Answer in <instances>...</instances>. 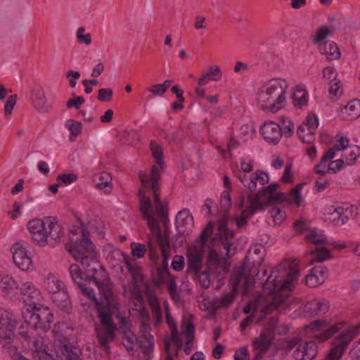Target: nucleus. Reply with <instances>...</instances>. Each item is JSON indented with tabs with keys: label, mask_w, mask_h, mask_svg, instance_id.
Listing matches in <instances>:
<instances>
[{
	"label": "nucleus",
	"mask_w": 360,
	"mask_h": 360,
	"mask_svg": "<svg viewBox=\"0 0 360 360\" xmlns=\"http://www.w3.org/2000/svg\"><path fill=\"white\" fill-rule=\"evenodd\" d=\"M245 205L246 208L241 212L240 217L236 219V224L239 228L246 224L247 219L251 215L258 211L263 210L262 205L257 200V197L255 195H248L246 200L244 196H242L238 207L241 208Z\"/></svg>",
	"instance_id": "12"
},
{
	"label": "nucleus",
	"mask_w": 360,
	"mask_h": 360,
	"mask_svg": "<svg viewBox=\"0 0 360 360\" xmlns=\"http://www.w3.org/2000/svg\"><path fill=\"white\" fill-rule=\"evenodd\" d=\"M181 334H184L186 337V343L184 352L189 354L193 348V342L195 338V326L192 316H184L181 322Z\"/></svg>",
	"instance_id": "23"
},
{
	"label": "nucleus",
	"mask_w": 360,
	"mask_h": 360,
	"mask_svg": "<svg viewBox=\"0 0 360 360\" xmlns=\"http://www.w3.org/2000/svg\"><path fill=\"white\" fill-rule=\"evenodd\" d=\"M342 322L330 325L329 322L325 320H316L309 325L305 326L304 328L311 331L324 330L323 333L316 335V339L319 342H324L336 333H340L333 339L332 347L324 359V360H340L350 342L360 333V322L345 328Z\"/></svg>",
	"instance_id": "3"
},
{
	"label": "nucleus",
	"mask_w": 360,
	"mask_h": 360,
	"mask_svg": "<svg viewBox=\"0 0 360 360\" xmlns=\"http://www.w3.org/2000/svg\"><path fill=\"white\" fill-rule=\"evenodd\" d=\"M357 213V208L354 205L344 208L342 207L330 206L327 208L328 219L333 221L335 225H343L349 219V217L355 216Z\"/></svg>",
	"instance_id": "15"
},
{
	"label": "nucleus",
	"mask_w": 360,
	"mask_h": 360,
	"mask_svg": "<svg viewBox=\"0 0 360 360\" xmlns=\"http://www.w3.org/2000/svg\"><path fill=\"white\" fill-rule=\"evenodd\" d=\"M89 231L82 224L81 227L71 229L69 238L72 245L66 249L84 269L89 283L93 282L102 296L98 301V315H120L118 302L113 296L112 284L104 267L98 261L95 246L89 237Z\"/></svg>",
	"instance_id": "1"
},
{
	"label": "nucleus",
	"mask_w": 360,
	"mask_h": 360,
	"mask_svg": "<svg viewBox=\"0 0 360 360\" xmlns=\"http://www.w3.org/2000/svg\"><path fill=\"white\" fill-rule=\"evenodd\" d=\"M203 255L202 248H189L187 250L188 271H193L195 274L200 273L202 267Z\"/></svg>",
	"instance_id": "22"
},
{
	"label": "nucleus",
	"mask_w": 360,
	"mask_h": 360,
	"mask_svg": "<svg viewBox=\"0 0 360 360\" xmlns=\"http://www.w3.org/2000/svg\"><path fill=\"white\" fill-rule=\"evenodd\" d=\"M345 120H355L360 117V100L354 99L341 110Z\"/></svg>",
	"instance_id": "34"
},
{
	"label": "nucleus",
	"mask_w": 360,
	"mask_h": 360,
	"mask_svg": "<svg viewBox=\"0 0 360 360\" xmlns=\"http://www.w3.org/2000/svg\"><path fill=\"white\" fill-rule=\"evenodd\" d=\"M221 77L222 73L219 67L217 65H211L208 67L207 70L203 72L198 79V84L199 86H205L208 84L210 81L218 82Z\"/></svg>",
	"instance_id": "32"
},
{
	"label": "nucleus",
	"mask_w": 360,
	"mask_h": 360,
	"mask_svg": "<svg viewBox=\"0 0 360 360\" xmlns=\"http://www.w3.org/2000/svg\"><path fill=\"white\" fill-rule=\"evenodd\" d=\"M100 324L96 327V333L99 345L107 352L109 344L115 338V332L119 331L117 319L113 316H99Z\"/></svg>",
	"instance_id": "11"
},
{
	"label": "nucleus",
	"mask_w": 360,
	"mask_h": 360,
	"mask_svg": "<svg viewBox=\"0 0 360 360\" xmlns=\"http://www.w3.org/2000/svg\"><path fill=\"white\" fill-rule=\"evenodd\" d=\"M274 201L283 202L291 201V200L289 195H286L284 193H272L268 195L266 200H263V202L265 203V207Z\"/></svg>",
	"instance_id": "59"
},
{
	"label": "nucleus",
	"mask_w": 360,
	"mask_h": 360,
	"mask_svg": "<svg viewBox=\"0 0 360 360\" xmlns=\"http://www.w3.org/2000/svg\"><path fill=\"white\" fill-rule=\"evenodd\" d=\"M119 323V332L122 334V344L129 353L132 352L137 338L131 330L129 316H114Z\"/></svg>",
	"instance_id": "13"
},
{
	"label": "nucleus",
	"mask_w": 360,
	"mask_h": 360,
	"mask_svg": "<svg viewBox=\"0 0 360 360\" xmlns=\"http://www.w3.org/2000/svg\"><path fill=\"white\" fill-rule=\"evenodd\" d=\"M124 262L128 271L134 278H141L139 267L136 265L134 260L131 259L127 255H124Z\"/></svg>",
	"instance_id": "51"
},
{
	"label": "nucleus",
	"mask_w": 360,
	"mask_h": 360,
	"mask_svg": "<svg viewBox=\"0 0 360 360\" xmlns=\"http://www.w3.org/2000/svg\"><path fill=\"white\" fill-rule=\"evenodd\" d=\"M139 280V278H131L130 282L128 284L127 289L126 288V287H124V292H126L128 290V292L133 297H136L139 301L140 298L141 297V292L138 285Z\"/></svg>",
	"instance_id": "55"
},
{
	"label": "nucleus",
	"mask_w": 360,
	"mask_h": 360,
	"mask_svg": "<svg viewBox=\"0 0 360 360\" xmlns=\"http://www.w3.org/2000/svg\"><path fill=\"white\" fill-rule=\"evenodd\" d=\"M47 224V238L49 237L55 243H60V239L64 236V229L52 218L46 219Z\"/></svg>",
	"instance_id": "31"
},
{
	"label": "nucleus",
	"mask_w": 360,
	"mask_h": 360,
	"mask_svg": "<svg viewBox=\"0 0 360 360\" xmlns=\"http://www.w3.org/2000/svg\"><path fill=\"white\" fill-rule=\"evenodd\" d=\"M69 272L72 281L77 284L82 294L94 300L98 304V300L94 295L93 290L86 286L87 277L84 278V274L79 266L76 264H72L69 267Z\"/></svg>",
	"instance_id": "16"
},
{
	"label": "nucleus",
	"mask_w": 360,
	"mask_h": 360,
	"mask_svg": "<svg viewBox=\"0 0 360 360\" xmlns=\"http://www.w3.org/2000/svg\"><path fill=\"white\" fill-rule=\"evenodd\" d=\"M264 139L269 143H277L281 138V126L274 122H266L260 128Z\"/></svg>",
	"instance_id": "25"
},
{
	"label": "nucleus",
	"mask_w": 360,
	"mask_h": 360,
	"mask_svg": "<svg viewBox=\"0 0 360 360\" xmlns=\"http://www.w3.org/2000/svg\"><path fill=\"white\" fill-rule=\"evenodd\" d=\"M113 91L110 88H103L99 89L98 99L100 101H110L112 99Z\"/></svg>",
	"instance_id": "64"
},
{
	"label": "nucleus",
	"mask_w": 360,
	"mask_h": 360,
	"mask_svg": "<svg viewBox=\"0 0 360 360\" xmlns=\"http://www.w3.org/2000/svg\"><path fill=\"white\" fill-rule=\"evenodd\" d=\"M269 212L274 220V225H280L285 217V213L278 207H273Z\"/></svg>",
	"instance_id": "60"
},
{
	"label": "nucleus",
	"mask_w": 360,
	"mask_h": 360,
	"mask_svg": "<svg viewBox=\"0 0 360 360\" xmlns=\"http://www.w3.org/2000/svg\"><path fill=\"white\" fill-rule=\"evenodd\" d=\"M131 249L132 255L139 258L143 257L146 252L145 245L138 243H131Z\"/></svg>",
	"instance_id": "62"
},
{
	"label": "nucleus",
	"mask_w": 360,
	"mask_h": 360,
	"mask_svg": "<svg viewBox=\"0 0 360 360\" xmlns=\"http://www.w3.org/2000/svg\"><path fill=\"white\" fill-rule=\"evenodd\" d=\"M316 347L314 342H307L303 345H299L293 353L296 360H312L316 356Z\"/></svg>",
	"instance_id": "27"
},
{
	"label": "nucleus",
	"mask_w": 360,
	"mask_h": 360,
	"mask_svg": "<svg viewBox=\"0 0 360 360\" xmlns=\"http://www.w3.org/2000/svg\"><path fill=\"white\" fill-rule=\"evenodd\" d=\"M278 323L277 316H246L241 322L240 328L242 331L252 324L263 326L266 330L276 328Z\"/></svg>",
	"instance_id": "19"
},
{
	"label": "nucleus",
	"mask_w": 360,
	"mask_h": 360,
	"mask_svg": "<svg viewBox=\"0 0 360 360\" xmlns=\"http://www.w3.org/2000/svg\"><path fill=\"white\" fill-rule=\"evenodd\" d=\"M328 276V269L324 266L314 267L305 278L306 285L315 288L322 284Z\"/></svg>",
	"instance_id": "26"
},
{
	"label": "nucleus",
	"mask_w": 360,
	"mask_h": 360,
	"mask_svg": "<svg viewBox=\"0 0 360 360\" xmlns=\"http://www.w3.org/2000/svg\"><path fill=\"white\" fill-rule=\"evenodd\" d=\"M166 322L171 330V340L176 345L175 356H178L179 351L183 345L181 333L179 332L173 316H165Z\"/></svg>",
	"instance_id": "35"
},
{
	"label": "nucleus",
	"mask_w": 360,
	"mask_h": 360,
	"mask_svg": "<svg viewBox=\"0 0 360 360\" xmlns=\"http://www.w3.org/2000/svg\"><path fill=\"white\" fill-rule=\"evenodd\" d=\"M329 93L333 98H338L342 94V88L340 79H333L330 82Z\"/></svg>",
	"instance_id": "58"
},
{
	"label": "nucleus",
	"mask_w": 360,
	"mask_h": 360,
	"mask_svg": "<svg viewBox=\"0 0 360 360\" xmlns=\"http://www.w3.org/2000/svg\"><path fill=\"white\" fill-rule=\"evenodd\" d=\"M146 295L153 315H161V309L159 304V300L155 295L154 289L150 286H146Z\"/></svg>",
	"instance_id": "39"
},
{
	"label": "nucleus",
	"mask_w": 360,
	"mask_h": 360,
	"mask_svg": "<svg viewBox=\"0 0 360 360\" xmlns=\"http://www.w3.org/2000/svg\"><path fill=\"white\" fill-rule=\"evenodd\" d=\"M0 288L6 294L17 288L15 281L8 275L0 276Z\"/></svg>",
	"instance_id": "49"
},
{
	"label": "nucleus",
	"mask_w": 360,
	"mask_h": 360,
	"mask_svg": "<svg viewBox=\"0 0 360 360\" xmlns=\"http://www.w3.org/2000/svg\"><path fill=\"white\" fill-rule=\"evenodd\" d=\"M44 285L49 293L53 294L65 287L63 283L55 275L49 274L46 278Z\"/></svg>",
	"instance_id": "38"
},
{
	"label": "nucleus",
	"mask_w": 360,
	"mask_h": 360,
	"mask_svg": "<svg viewBox=\"0 0 360 360\" xmlns=\"http://www.w3.org/2000/svg\"><path fill=\"white\" fill-rule=\"evenodd\" d=\"M16 324L14 316H0V342L10 339Z\"/></svg>",
	"instance_id": "28"
},
{
	"label": "nucleus",
	"mask_w": 360,
	"mask_h": 360,
	"mask_svg": "<svg viewBox=\"0 0 360 360\" xmlns=\"http://www.w3.org/2000/svg\"><path fill=\"white\" fill-rule=\"evenodd\" d=\"M292 98L293 103L295 106L302 107L305 105L308 101L307 92L306 89L300 85L296 86Z\"/></svg>",
	"instance_id": "46"
},
{
	"label": "nucleus",
	"mask_w": 360,
	"mask_h": 360,
	"mask_svg": "<svg viewBox=\"0 0 360 360\" xmlns=\"http://www.w3.org/2000/svg\"><path fill=\"white\" fill-rule=\"evenodd\" d=\"M302 312L311 315H324L327 313H333L330 309V303L326 300H314L304 305Z\"/></svg>",
	"instance_id": "24"
},
{
	"label": "nucleus",
	"mask_w": 360,
	"mask_h": 360,
	"mask_svg": "<svg viewBox=\"0 0 360 360\" xmlns=\"http://www.w3.org/2000/svg\"><path fill=\"white\" fill-rule=\"evenodd\" d=\"M51 299L56 306L65 313H70V300L65 288L52 294Z\"/></svg>",
	"instance_id": "30"
},
{
	"label": "nucleus",
	"mask_w": 360,
	"mask_h": 360,
	"mask_svg": "<svg viewBox=\"0 0 360 360\" xmlns=\"http://www.w3.org/2000/svg\"><path fill=\"white\" fill-rule=\"evenodd\" d=\"M273 339V330H266L264 328V330L253 342L254 349H262L263 351L267 352L272 344Z\"/></svg>",
	"instance_id": "33"
},
{
	"label": "nucleus",
	"mask_w": 360,
	"mask_h": 360,
	"mask_svg": "<svg viewBox=\"0 0 360 360\" xmlns=\"http://www.w3.org/2000/svg\"><path fill=\"white\" fill-rule=\"evenodd\" d=\"M342 158L347 165L352 164L360 155V148L356 145L349 146L344 149Z\"/></svg>",
	"instance_id": "48"
},
{
	"label": "nucleus",
	"mask_w": 360,
	"mask_h": 360,
	"mask_svg": "<svg viewBox=\"0 0 360 360\" xmlns=\"http://www.w3.org/2000/svg\"><path fill=\"white\" fill-rule=\"evenodd\" d=\"M76 37L77 42L80 44L89 46L91 44V34L89 32H86V30L84 27H79L77 30Z\"/></svg>",
	"instance_id": "53"
},
{
	"label": "nucleus",
	"mask_w": 360,
	"mask_h": 360,
	"mask_svg": "<svg viewBox=\"0 0 360 360\" xmlns=\"http://www.w3.org/2000/svg\"><path fill=\"white\" fill-rule=\"evenodd\" d=\"M265 257V249L262 245H256L249 250L245 256L243 264L236 268H242L243 274L245 277H250L256 282L262 283L266 279L264 277L267 275V269H263L260 273L259 267H260L264 262Z\"/></svg>",
	"instance_id": "7"
},
{
	"label": "nucleus",
	"mask_w": 360,
	"mask_h": 360,
	"mask_svg": "<svg viewBox=\"0 0 360 360\" xmlns=\"http://www.w3.org/2000/svg\"><path fill=\"white\" fill-rule=\"evenodd\" d=\"M55 344L63 356L62 359H58V356L54 359L51 354L47 353L46 346L41 338H37L32 341L31 349L33 357L36 360H82L78 354V349L65 337L57 336Z\"/></svg>",
	"instance_id": "6"
},
{
	"label": "nucleus",
	"mask_w": 360,
	"mask_h": 360,
	"mask_svg": "<svg viewBox=\"0 0 360 360\" xmlns=\"http://www.w3.org/2000/svg\"><path fill=\"white\" fill-rule=\"evenodd\" d=\"M155 284L158 286L163 284L167 285L171 297L174 300L179 299V293L176 289V278L171 275L169 269H158Z\"/></svg>",
	"instance_id": "17"
},
{
	"label": "nucleus",
	"mask_w": 360,
	"mask_h": 360,
	"mask_svg": "<svg viewBox=\"0 0 360 360\" xmlns=\"http://www.w3.org/2000/svg\"><path fill=\"white\" fill-rule=\"evenodd\" d=\"M306 239L311 243L319 245H328L329 244L327 237L321 231L318 229L311 230L307 235Z\"/></svg>",
	"instance_id": "42"
},
{
	"label": "nucleus",
	"mask_w": 360,
	"mask_h": 360,
	"mask_svg": "<svg viewBox=\"0 0 360 360\" xmlns=\"http://www.w3.org/2000/svg\"><path fill=\"white\" fill-rule=\"evenodd\" d=\"M310 255L312 257L311 263L322 262L331 258L330 252L326 247H316L310 251Z\"/></svg>",
	"instance_id": "41"
},
{
	"label": "nucleus",
	"mask_w": 360,
	"mask_h": 360,
	"mask_svg": "<svg viewBox=\"0 0 360 360\" xmlns=\"http://www.w3.org/2000/svg\"><path fill=\"white\" fill-rule=\"evenodd\" d=\"M139 344L143 353L146 356H149L153 350V338H139Z\"/></svg>",
	"instance_id": "56"
},
{
	"label": "nucleus",
	"mask_w": 360,
	"mask_h": 360,
	"mask_svg": "<svg viewBox=\"0 0 360 360\" xmlns=\"http://www.w3.org/2000/svg\"><path fill=\"white\" fill-rule=\"evenodd\" d=\"M77 175L73 173L71 174H63L58 175L56 178V181L60 182L61 186L65 185L68 186L77 179Z\"/></svg>",
	"instance_id": "61"
},
{
	"label": "nucleus",
	"mask_w": 360,
	"mask_h": 360,
	"mask_svg": "<svg viewBox=\"0 0 360 360\" xmlns=\"http://www.w3.org/2000/svg\"><path fill=\"white\" fill-rule=\"evenodd\" d=\"M155 195V193H153ZM139 195L140 197V212L142 214L143 219H146L148 222V226H154V224L158 222L159 219L163 225L166 227L168 221V212L167 203L162 202H160L163 205V211L165 212V216H162L159 214L155 206V198H154V210L150 212L152 208L151 200L149 197H146L144 193L141 191H139Z\"/></svg>",
	"instance_id": "10"
},
{
	"label": "nucleus",
	"mask_w": 360,
	"mask_h": 360,
	"mask_svg": "<svg viewBox=\"0 0 360 360\" xmlns=\"http://www.w3.org/2000/svg\"><path fill=\"white\" fill-rule=\"evenodd\" d=\"M193 221V217L187 210L179 212L176 219V226L179 228L185 224Z\"/></svg>",
	"instance_id": "57"
},
{
	"label": "nucleus",
	"mask_w": 360,
	"mask_h": 360,
	"mask_svg": "<svg viewBox=\"0 0 360 360\" xmlns=\"http://www.w3.org/2000/svg\"><path fill=\"white\" fill-rule=\"evenodd\" d=\"M30 98L34 108L40 113L49 112L52 109V105L48 103L44 88L40 85L33 86Z\"/></svg>",
	"instance_id": "18"
},
{
	"label": "nucleus",
	"mask_w": 360,
	"mask_h": 360,
	"mask_svg": "<svg viewBox=\"0 0 360 360\" xmlns=\"http://www.w3.org/2000/svg\"><path fill=\"white\" fill-rule=\"evenodd\" d=\"M150 150L152 155L155 159L157 165H153L151 168L149 179L146 173H140L139 179L144 187L150 186L153 193H155V206L159 214L165 216L163 211V205L160 202V197L159 193V180L160 179V172L164 168L165 162L162 160L163 151L162 148L155 142H150Z\"/></svg>",
	"instance_id": "5"
},
{
	"label": "nucleus",
	"mask_w": 360,
	"mask_h": 360,
	"mask_svg": "<svg viewBox=\"0 0 360 360\" xmlns=\"http://www.w3.org/2000/svg\"><path fill=\"white\" fill-rule=\"evenodd\" d=\"M242 268H234L231 277V285L232 288L230 292L225 293L221 297L213 300V308L214 310L226 309L234 302L238 292L239 287H241L244 292L254 285V281L252 277H245Z\"/></svg>",
	"instance_id": "8"
},
{
	"label": "nucleus",
	"mask_w": 360,
	"mask_h": 360,
	"mask_svg": "<svg viewBox=\"0 0 360 360\" xmlns=\"http://www.w3.org/2000/svg\"><path fill=\"white\" fill-rule=\"evenodd\" d=\"M33 319L36 328L47 331L51 328L52 320L50 316H30Z\"/></svg>",
	"instance_id": "52"
},
{
	"label": "nucleus",
	"mask_w": 360,
	"mask_h": 360,
	"mask_svg": "<svg viewBox=\"0 0 360 360\" xmlns=\"http://www.w3.org/2000/svg\"><path fill=\"white\" fill-rule=\"evenodd\" d=\"M288 88V81L285 78H272L264 82L257 93L258 108L271 112L283 108L287 101Z\"/></svg>",
	"instance_id": "4"
},
{
	"label": "nucleus",
	"mask_w": 360,
	"mask_h": 360,
	"mask_svg": "<svg viewBox=\"0 0 360 360\" xmlns=\"http://www.w3.org/2000/svg\"><path fill=\"white\" fill-rule=\"evenodd\" d=\"M27 229L32 239L39 246H45L47 241V224L46 220L39 219L30 220L27 224Z\"/></svg>",
	"instance_id": "14"
},
{
	"label": "nucleus",
	"mask_w": 360,
	"mask_h": 360,
	"mask_svg": "<svg viewBox=\"0 0 360 360\" xmlns=\"http://www.w3.org/2000/svg\"><path fill=\"white\" fill-rule=\"evenodd\" d=\"M20 292L27 296L22 307V315H40V314L53 315L48 306L38 302L41 297V294L32 282L22 283L20 287Z\"/></svg>",
	"instance_id": "9"
},
{
	"label": "nucleus",
	"mask_w": 360,
	"mask_h": 360,
	"mask_svg": "<svg viewBox=\"0 0 360 360\" xmlns=\"http://www.w3.org/2000/svg\"><path fill=\"white\" fill-rule=\"evenodd\" d=\"M332 33L331 29L328 26H321L316 30V35L312 39V44L317 46L318 49L320 48V45H325V39L330 35Z\"/></svg>",
	"instance_id": "40"
},
{
	"label": "nucleus",
	"mask_w": 360,
	"mask_h": 360,
	"mask_svg": "<svg viewBox=\"0 0 360 360\" xmlns=\"http://www.w3.org/2000/svg\"><path fill=\"white\" fill-rule=\"evenodd\" d=\"M230 264L228 261L219 257L216 250H210L207 259V267L210 273L221 274L228 271Z\"/></svg>",
	"instance_id": "21"
},
{
	"label": "nucleus",
	"mask_w": 360,
	"mask_h": 360,
	"mask_svg": "<svg viewBox=\"0 0 360 360\" xmlns=\"http://www.w3.org/2000/svg\"><path fill=\"white\" fill-rule=\"evenodd\" d=\"M300 269L295 260L285 259L276 269L271 271L264 282L260 283L263 293L266 296L257 301L249 302L243 309L244 314L263 313L264 314L277 312L286 313L287 297L294 286Z\"/></svg>",
	"instance_id": "2"
},
{
	"label": "nucleus",
	"mask_w": 360,
	"mask_h": 360,
	"mask_svg": "<svg viewBox=\"0 0 360 360\" xmlns=\"http://www.w3.org/2000/svg\"><path fill=\"white\" fill-rule=\"evenodd\" d=\"M112 177L110 173L102 172L99 174L98 181L96 183V188L103 190L105 193L110 192Z\"/></svg>",
	"instance_id": "44"
},
{
	"label": "nucleus",
	"mask_w": 360,
	"mask_h": 360,
	"mask_svg": "<svg viewBox=\"0 0 360 360\" xmlns=\"http://www.w3.org/2000/svg\"><path fill=\"white\" fill-rule=\"evenodd\" d=\"M259 181L261 185H264L269 181V174L262 171L257 170L253 173L250 178V183L248 184V188L250 190V193H255V191L257 188V182Z\"/></svg>",
	"instance_id": "37"
},
{
	"label": "nucleus",
	"mask_w": 360,
	"mask_h": 360,
	"mask_svg": "<svg viewBox=\"0 0 360 360\" xmlns=\"http://www.w3.org/2000/svg\"><path fill=\"white\" fill-rule=\"evenodd\" d=\"M218 231L220 239L223 244V248L226 250V255L229 256L230 247L232 245L230 242V239L233 237V231L228 229L226 219H222L220 221L218 226Z\"/></svg>",
	"instance_id": "29"
},
{
	"label": "nucleus",
	"mask_w": 360,
	"mask_h": 360,
	"mask_svg": "<svg viewBox=\"0 0 360 360\" xmlns=\"http://www.w3.org/2000/svg\"><path fill=\"white\" fill-rule=\"evenodd\" d=\"M69 131H70V135L69 136V139L70 141H73L75 139V137L78 136L81 133L82 130V124L78 121H72L69 120L66 124Z\"/></svg>",
	"instance_id": "54"
},
{
	"label": "nucleus",
	"mask_w": 360,
	"mask_h": 360,
	"mask_svg": "<svg viewBox=\"0 0 360 360\" xmlns=\"http://www.w3.org/2000/svg\"><path fill=\"white\" fill-rule=\"evenodd\" d=\"M319 125L318 117L314 114H309L307 117L306 122L300 125L297 129V134H300L301 132L305 129H307V131L311 133H315Z\"/></svg>",
	"instance_id": "47"
},
{
	"label": "nucleus",
	"mask_w": 360,
	"mask_h": 360,
	"mask_svg": "<svg viewBox=\"0 0 360 360\" xmlns=\"http://www.w3.org/2000/svg\"><path fill=\"white\" fill-rule=\"evenodd\" d=\"M279 185L276 183L272 184L267 187L263 188L256 193H248V195H255L257 200L262 205V210L265 207V203L263 202L262 197L266 194H272L277 189Z\"/></svg>",
	"instance_id": "50"
},
{
	"label": "nucleus",
	"mask_w": 360,
	"mask_h": 360,
	"mask_svg": "<svg viewBox=\"0 0 360 360\" xmlns=\"http://www.w3.org/2000/svg\"><path fill=\"white\" fill-rule=\"evenodd\" d=\"M151 231L155 235L157 241L160 245V249L170 248L168 236L167 233L162 235L158 221L154 224L153 226H148Z\"/></svg>",
	"instance_id": "45"
},
{
	"label": "nucleus",
	"mask_w": 360,
	"mask_h": 360,
	"mask_svg": "<svg viewBox=\"0 0 360 360\" xmlns=\"http://www.w3.org/2000/svg\"><path fill=\"white\" fill-rule=\"evenodd\" d=\"M318 49L321 54L326 56L330 60H338L341 56L339 48L333 41L326 42L325 45L321 44Z\"/></svg>",
	"instance_id": "36"
},
{
	"label": "nucleus",
	"mask_w": 360,
	"mask_h": 360,
	"mask_svg": "<svg viewBox=\"0 0 360 360\" xmlns=\"http://www.w3.org/2000/svg\"><path fill=\"white\" fill-rule=\"evenodd\" d=\"M349 143V139L347 137L342 136L339 140L338 143H335L333 148H329L327 152L323 155V160L325 159L328 161L335 157L337 151L342 150L347 147Z\"/></svg>",
	"instance_id": "43"
},
{
	"label": "nucleus",
	"mask_w": 360,
	"mask_h": 360,
	"mask_svg": "<svg viewBox=\"0 0 360 360\" xmlns=\"http://www.w3.org/2000/svg\"><path fill=\"white\" fill-rule=\"evenodd\" d=\"M13 259L15 265L22 271L29 270L32 266V260L27 250L20 243L14 244L11 248Z\"/></svg>",
	"instance_id": "20"
},
{
	"label": "nucleus",
	"mask_w": 360,
	"mask_h": 360,
	"mask_svg": "<svg viewBox=\"0 0 360 360\" xmlns=\"http://www.w3.org/2000/svg\"><path fill=\"white\" fill-rule=\"evenodd\" d=\"M293 127L294 125L290 120H283V125L281 126V136L283 135L285 136L286 137L290 136L293 132Z\"/></svg>",
	"instance_id": "63"
}]
</instances>
